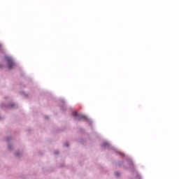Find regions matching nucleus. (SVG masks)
Returning <instances> with one entry per match:
<instances>
[{"instance_id":"nucleus-1","label":"nucleus","mask_w":179,"mask_h":179,"mask_svg":"<svg viewBox=\"0 0 179 179\" xmlns=\"http://www.w3.org/2000/svg\"><path fill=\"white\" fill-rule=\"evenodd\" d=\"M6 61L8 65V69H12L13 66H15V63L13 62V60L12 59V58L9 57H6Z\"/></svg>"},{"instance_id":"nucleus-2","label":"nucleus","mask_w":179,"mask_h":179,"mask_svg":"<svg viewBox=\"0 0 179 179\" xmlns=\"http://www.w3.org/2000/svg\"><path fill=\"white\" fill-rule=\"evenodd\" d=\"M73 115H74V117H76L78 118V120H80L82 118H85L84 115H78L77 112H73Z\"/></svg>"},{"instance_id":"nucleus-3","label":"nucleus","mask_w":179,"mask_h":179,"mask_svg":"<svg viewBox=\"0 0 179 179\" xmlns=\"http://www.w3.org/2000/svg\"><path fill=\"white\" fill-rule=\"evenodd\" d=\"M118 176H120V173H115V176H116V177H118Z\"/></svg>"},{"instance_id":"nucleus-4","label":"nucleus","mask_w":179,"mask_h":179,"mask_svg":"<svg viewBox=\"0 0 179 179\" xmlns=\"http://www.w3.org/2000/svg\"><path fill=\"white\" fill-rule=\"evenodd\" d=\"M15 156H19V152L15 153Z\"/></svg>"},{"instance_id":"nucleus-5","label":"nucleus","mask_w":179,"mask_h":179,"mask_svg":"<svg viewBox=\"0 0 179 179\" xmlns=\"http://www.w3.org/2000/svg\"><path fill=\"white\" fill-rule=\"evenodd\" d=\"M65 146H66V147L69 146L68 143H66L65 144Z\"/></svg>"}]
</instances>
